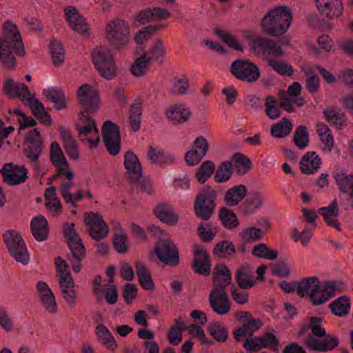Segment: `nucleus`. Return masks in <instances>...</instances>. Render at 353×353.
Listing matches in <instances>:
<instances>
[{
  "instance_id": "nucleus-52",
  "label": "nucleus",
  "mask_w": 353,
  "mask_h": 353,
  "mask_svg": "<svg viewBox=\"0 0 353 353\" xmlns=\"http://www.w3.org/2000/svg\"><path fill=\"white\" fill-rule=\"evenodd\" d=\"M323 114L331 125L341 126L345 122L344 114L338 108L329 107L323 111Z\"/></svg>"
},
{
  "instance_id": "nucleus-64",
  "label": "nucleus",
  "mask_w": 353,
  "mask_h": 353,
  "mask_svg": "<svg viewBox=\"0 0 353 353\" xmlns=\"http://www.w3.org/2000/svg\"><path fill=\"white\" fill-rule=\"evenodd\" d=\"M214 169L215 165L213 162L207 161L201 165L196 173V177L200 183H203L211 176L214 172Z\"/></svg>"
},
{
  "instance_id": "nucleus-27",
  "label": "nucleus",
  "mask_w": 353,
  "mask_h": 353,
  "mask_svg": "<svg viewBox=\"0 0 353 353\" xmlns=\"http://www.w3.org/2000/svg\"><path fill=\"white\" fill-rule=\"evenodd\" d=\"M22 102L28 105L33 114L40 119L43 123L46 125H50L52 123V119L49 114L46 112L44 105L37 99L29 92L25 99H23Z\"/></svg>"
},
{
  "instance_id": "nucleus-50",
  "label": "nucleus",
  "mask_w": 353,
  "mask_h": 353,
  "mask_svg": "<svg viewBox=\"0 0 353 353\" xmlns=\"http://www.w3.org/2000/svg\"><path fill=\"white\" fill-rule=\"evenodd\" d=\"M71 254L68 255V260L73 271L79 273L81 270V261L85 255L84 246L78 244L77 248H70Z\"/></svg>"
},
{
  "instance_id": "nucleus-16",
  "label": "nucleus",
  "mask_w": 353,
  "mask_h": 353,
  "mask_svg": "<svg viewBox=\"0 0 353 353\" xmlns=\"http://www.w3.org/2000/svg\"><path fill=\"white\" fill-rule=\"evenodd\" d=\"M1 173L5 183L14 185L25 182L28 179V172L23 165L8 163L3 167Z\"/></svg>"
},
{
  "instance_id": "nucleus-30",
  "label": "nucleus",
  "mask_w": 353,
  "mask_h": 353,
  "mask_svg": "<svg viewBox=\"0 0 353 353\" xmlns=\"http://www.w3.org/2000/svg\"><path fill=\"white\" fill-rule=\"evenodd\" d=\"M154 212L161 221L169 225H176L179 216L170 205L160 203L154 208Z\"/></svg>"
},
{
  "instance_id": "nucleus-34",
  "label": "nucleus",
  "mask_w": 353,
  "mask_h": 353,
  "mask_svg": "<svg viewBox=\"0 0 353 353\" xmlns=\"http://www.w3.org/2000/svg\"><path fill=\"white\" fill-rule=\"evenodd\" d=\"M319 212L327 225L339 230L341 229L340 224L337 220L339 216V206L336 200H334L328 206L321 208Z\"/></svg>"
},
{
  "instance_id": "nucleus-43",
  "label": "nucleus",
  "mask_w": 353,
  "mask_h": 353,
  "mask_svg": "<svg viewBox=\"0 0 353 353\" xmlns=\"http://www.w3.org/2000/svg\"><path fill=\"white\" fill-rule=\"evenodd\" d=\"M96 335L106 348L114 350L117 347L114 337L104 325L99 324L96 327Z\"/></svg>"
},
{
  "instance_id": "nucleus-4",
  "label": "nucleus",
  "mask_w": 353,
  "mask_h": 353,
  "mask_svg": "<svg viewBox=\"0 0 353 353\" xmlns=\"http://www.w3.org/2000/svg\"><path fill=\"white\" fill-rule=\"evenodd\" d=\"M90 114L85 111L79 112L75 127L81 141L93 149L97 148L100 135L96 121Z\"/></svg>"
},
{
  "instance_id": "nucleus-21",
  "label": "nucleus",
  "mask_w": 353,
  "mask_h": 353,
  "mask_svg": "<svg viewBox=\"0 0 353 353\" xmlns=\"http://www.w3.org/2000/svg\"><path fill=\"white\" fill-rule=\"evenodd\" d=\"M265 200V196L263 192L253 191L239 208V212L245 216L252 215L263 207Z\"/></svg>"
},
{
  "instance_id": "nucleus-53",
  "label": "nucleus",
  "mask_w": 353,
  "mask_h": 353,
  "mask_svg": "<svg viewBox=\"0 0 353 353\" xmlns=\"http://www.w3.org/2000/svg\"><path fill=\"white\" fill-rule=\"evenodd\" d=\"M292 129V123L286 119H283L281 121L272 125L271 134L275 138H283L290 134Z\"/></svg>"
},
{
  "instance_id": "nucleus-23",
  "label": "nucleus",
  "mask_w": 353,
  "mask_h": 353,
  "mask_svg": "<svg viewBox=\"0 0 353 353\" xmlns=\"http://www.w3.org/2000/svg\"><path fill=\"white\" fill-rule=\"evenodd\" d=\"M243 345L248 350L267 347L276 350L278 341L272 333L268 332L261 336L248 338Z\"/></svg>"
},
{
  "instance_id": "nucleus-41",
  "label": "nucleus",
  "mask_w": 353,
  "mask_h": 353,
  "mask_svg": "<svg viewBox=\"0 0 353 353\" xmlns=\"http://www.w3.org/2000/svg\"><path fill=\"white\" fill-rule=\"evenodd\" d=\"M319 279L316 276L307 277L296 284V291L301 296H308L310 299L312 294L316 290Z\"/></svg>"
},
{
  "instance_id": "nucleus-63",
  "label": "nucleus",
  "mask_w": 353,
  "mask_h": 353,
  "mask_svg": "<svg viewBox=\"0 0 353 353\" xmlns=\"http://www.w3.org/2000/svg\"><path fill=\"white\" fill-rule=\"evenodd\" d=\"M219 216L223 225L227 228H236L239 224L236 214L228 208H222Z\"/></svg>"
},
{
  "instance_id": "nucleus-25",
  "label": "nucleus",
  "mask_w": 353,
  "mask_h": 353,
  "mask_svg": "<svg viewBox=\"0 0 353 353\" xmlns=\"http://www.w3.org/2000/svg\"><path fill=\"white\" fill-rule=\"evenodd\" d=\"M194 262L193 268L199 274H208L211 270V263L207 251L200 245L194 248Z\"/></svg>"
},
{
  "instance_id": "nucleus-8",
  "label": "nucleus",
  "mask_w": 353,
  "mask_h": 353,
  "mask_svg": "<svg viewBox=\"0 0 353 353\" xmlns=\"http://www.w3.org/2000/svg\"><path fill=\"white\" fill-rule=\"evenodd\" d=\"M77 98L83 110L88 113L97 112L101 107V100L99 92L90 85H81L77 90Z\"/></svg>"
},
{
  "instance_id": "nucleus-29",
  "label": "nucleus",
  "mask_w": 353,
  "mask_h": 353,
  "mask_svg": "<svg viewBox=\"0 0 353 353\" xmlns=\"http://www.w3.org/2000/svg\"><path fill=\"white\" fill-rule=\"evenodd\" d=\"M31 232L37 241H45L49 234L48 223L42 215L34 216L30 222Z\"/></svg>"
},
{
  "instance_id": "nucleus-38",
  "label": "nucleus",
  "mask_w": 353,
  "mask_h": 353,
  "mask_svg": "<svg viewBox=\"0 0 353 353\" xmlns=\"http://www.w3.org/2000/svg\"><path fill=\"white\" fill-rule=\"evenodd\" d=\"M316 130L319 137L323 145V150L330 152L333 150L334 145V140L331 130L327 125L319 123L316 125Z\"/></svg>"
},
{
  "instance_id": "nucleus-60",
  "label": "nucleus",
  "mask_w": 353,
  "mask_h": 353,
  "mask_svg": "<svg viewBox=\"0 0 353 353\" xmlns=\"http://www.w3.org/2000/svg\"><path fill=\"white\" fill-rule=\"evenodd\" d=\"M50 52L54 64L59 65L63 62L65 51L60 41L57 40L52 41L50 44Z\"/></svg>"
},
{
  "instance_id": "nucleus-31",
  "label": "nucleus",
  "mask_w": 353,
  "mask_h": 353,
  "mask_svg": "<svg viewBox=\"0 0 353 353\" xmlns=\"http://www.w3.org/2000/svg\"><path fill=\"white\" fill-rule=\"evenodd\" d=\"M248 188L240 184L229 188L225 194V201L228 205L233 207L239 205L247 196Z\"/></svg>"
},
{
  "instance_id": "nucleus-5",
  "label": "nucleus",
  "mask_w": 353,
  "mask_h": 353,
  "mask_svg": "<svg viewBox=\"0 0 353 353\" xmlns=\"http://www.w3.org/2000/svg\"><path fill=\"white\" fill-rule=\"evenodd\" d=\"M95 68L106 80L114 79L117 74V67L110 50L105 46L96 48L92 53Z\"/></svg>"
},
{
  "instance_id": "nucleus-24",
  "label": "nucleus",
  "mask_w": 353,
  "mask_h": 353,
  "mask_svg": "<svg viewBox=\"0 0 353 353\" xmlns=\"http://www.w3.org/2000/svg\"><path fill=\"white\" fill-rule=\"evenodd\" d=\"M124 165L127 170L126 174L128 177L133 183L139 181L142 176L143 169L137 155L130 151L125 152Z\"/></svg>"
},
{
  "instance_id": "nucleus-15",
  "label": "nucleus",
  "mask_w": 353,
  "mask_h": 353,
  "mask_svg": "<svg viewBox=\"0 0 353 353\" xmlns=\"http://www.w3.org/2000/svg\"><path fill=\"white\" fill-rule=\"evenodd\" d=\"M154 252L160 261L166 265H175L179 262L178 250L170 239L157 243Z\"/></svg>"
},
{
  "instance_id": "nucleus-33",
  "label": "nucleus",
  "mask_w": 353,
  "mask_h": 353,
  "mask_svg": "<svg viewBox=\"0 0 353 353\" xmlns=\"http://www.w3.org/2000/svg\"><path fill=\"white\" fill-rule=\"evenodd\" d=\"M321 164V159L315 152H308L300 161L301 171L307 174L315 173Z\"/></svg>"
},
{
  "instance_id": "nucleus-51",
  "label": "nucleus",
  "mask_w": 353,
  "mask_h": 353,
  "mask_svg": "<svg viewBox=\"0 0 353 353\" xmlns=\"http://www.w3.org/2000/svg\"><path fill=\"white\" fill-rule=\"evenodd\" d=\"M189 87V81L185 76L175 77L170 83V91L176 94H186Z\"/></svg>"
},
{
  "instance_id": "nucleus-28",
  "label": "nucleus",
  "mask_w": 353,
  "mask_h": 353,
  "mask_svg": "<svg viewBox=\"0 0 353 353\" xmlns=\"http://www.w3.org/2000/svg\"><path fill=\"white\" fill-rule=\"evenodd\" d=\"M3 91L10 98H19L21 101L30 92L27 85L23 83H15L11 78H8L4 81Z\"/></svg>"
},
{
  "instance_id": "nucleus-58",
  "label": "nucleus",
  "mask_w": 353,
  "mask_h": 353,
  "mask_svg": "<svg viewBox=\"0 0 353 353\" xmlns=\"http://www.w3.org/2000/svg\"><path fill=\"white\" fill-rule=\"evenodd\" d=\"M252 254L258 258H263L268 260L276 259L278 253L276 250H270L265 244L259 243L254 246L252 250Z\"/></svg>"
},
{
  "instance_id": "nucleus-45",
  "label": "nucleus",
  "mask_w": 353,
  "mask_h": 353,
  "mask_svg": "<svg viewBox=\"0 0 353 353\" xmlns=\"http://www.w3.org/2000/svg\"><path fill=\"white\" fill-rule=\"evenodd\" d=\"M317 46H311L310 50L316 55L321 52H330L334 50V43L332 39L327 34H321L316 39Z\"/></svg>"
},
{
  "instance_id": "nucleus-62",
  "label": "nucleus",
  "mask_w": 353,
  "mask_h": 353,
  "mask_svg": "<svg viewBox=\"0 0 353 353\" xmlns=\"http://www.w3.org/2000/svg\"><path fill=\"white\" fill-rule=\"evenodd\" d=\"M10 114H14L17 116L19 123V131L25 130L28 127H33L37 124L36 121L30 117L26 116L19 108L10 109L8 110Z\"/></svg>"
},
{
  "instance_id": "nucleus-56",
  "label": "nucleus",
  "mask_w": 353,
  "mask_h": 353,
  "mask_svg": "<svg viewBox=\"0 0 353 353\" xmlns=\"http://www.w3.org/2000/svg\"><path fill=\"white\" fill-rule=\"evenodd\" d=\"M63 234L70 248H77L78 244H83L77 235L73 223H65L63 226Z\"/></svg>"
},
{
  "instance_id": "nucleus-20",
  "label": "nucleus",
  "mask_w": 353,
  "mask_h": 353,
  "mask_svg": "<svg viewBox=\"0 0 353 353\" xmlns=\"http://www.w3.org/2000/svg\"><path fill=\"white\" fill-rule=\"evenodd\" d=\"M301 91V86L300 83L295 82L289 86L286 93L281 92L279 93L281 105L288 112L292 111V104H296L299 107L303 105L304 100L299 97Z\"/></svg>"
},
{
  "instance_id": "nucleus-7",
  "label": "nucleus",
  "mask_w": 353,
  "mask_h": 353,
  "mask_svg": "<svg viewBox=\"0 0 353 353\" xmlns=\"http://www.w3.org/2000/svg\"><path fill=\"white\" fill-rule=\"evenodd\" d=\"M3 238L11 256L17 262L27 265L30 261V255L20 234L16 230H10L3 234Z\"/></svg>"
},
{
  "instance_id": "nucleus-22",
  "label": "nucleus",
  "mask_w": 353,
  "mask_h": 353,
  "mask_svg": "<svg viewBox=\"0 0 353 353\" xmlns=\"http://www.w3.org/2000/svg\"><path fill=\"white\" fill-rule=\"evenodd\" d=\"M69 26L80 34H85L88 26L83 17L79 14L76 8L69 6L64 10Z\"/></svg>"
},
{
  "instance_id": "nucleus-59",
  "label": "nucleus",
  "mask_w": 353,
  "mask_h": 353,
  "mask_svg": "<svg viewBox=\"0 0 353 353\" xmlns=\"http://www.w3.org/2000/svg\"><path fill=\"white\" fill-rule=\"evenodd\" d=\"M235 252L233 243L230 241L219 242L214 248V254L219 258H226Z\"/></svg>"
},
{
  "instance_id": "nucleus-55",
  "label": "nucleus",
  "mask_w": 353,
  "mask_h": 353,
  "mask_svg": "<svg viewBox=\"0 0 353 353\" xmlns=\"http://www.w3.org/2000/svg\"><path fill=\"white\" fill-rule=\"evenodd\" d=\"M150 61L144 54L136 59L130 67L132 74L135 77L143 76L149 68Z\"/></svg>"
},
{
  "instance_id": "nucleus-18",
  "label": "nucleus",
  "mask_w": 353,
  "mask_h": 353,
  "mask_svg": "<svg viewBox=\"0 0 353 353\" xmlns=\"http://www.w3.org/2000/svg\"><path fill=\"white\" fill-rule=\"evenodd\" d=\"M165 115L173 124H183L190 120L192 112L185 103H176L170 105L165 111Z\"/></svg>"
},
{
  "instance_id": "nucleus-47",
  "label": "nucleus",
  "mask_w": 353,
  "mask_h": 353,
  "mask_svg": "<svg viewBox=\"0 0 353 353\" xmlns=\"http://www.w3.org/2000/svg\"><path fill=\"white\" fill-rule=\"evenodd\" d=\"M350 307V299L346 296H340L330 304V308L332 313L341 317L348 314Z\"/></svg>"
},
{
  "instance_id": "nucleus-12",
  "label": "nucleus",
  "mask_w": 353,
  "mask_h": 353,
  "mask_svg": "<svg viewBox=\"0 0 353 353\" xmlns=\"http://www.w3.org/2000/svg\"><path fill=\"white\" fill-rule=\"evenodd\" d=\"M84 222L88 228L90 235L96 240L105 238L108 234V227L102 216L95 212L85 214Z\"/></svg>"
},
{
  "instance_id": "nucleus-3",
  "label": "nucleus",
  "mask_w": 353,
  "mask_h": 353,
  "mask_svg": "<svg viewBox=\"0 0 353 353\" xmlns=\"http://www.w3.org/2000/svg\"><path fill=\"white\" fill-rule=\"evenodd\" d=\"M292 22V12L285 6H278L270 9L261 20L262 31L272 37H280L290 29Z\"/></svg>"
},
{
  "instance_id": "nucleus-46",
  "label": "nucleus",
  "mask_w": 353,
  "mask_h": 353,
  "mask_svg": "<svg viewBox=\"0 0 353 353\" xmlns=\"http://www.w3.org/2000/svg\"><path fill=\"white\" fill-rule=\"evenodd\" d=\"M136 270L141 286L146 290H152L154 288V283L150 272L145 265L141 262L136 263Z\"/></svg>"
},
{
  "instance_id": "nucleus-57",
  "label": "nucleus",
  "mask_w": 353,
  "mask_h": 353,
  "mask_svg": "<svg viewBox=\"0 0 353 353\" xmlns=\"http://www.w3.org/2000/svg\"><path fill=\"white\" fill-rule=\"evenodd\" d=\"M216 34L231 48L236 51H242L243 48L241 43L231 33L221 29L216 30Z\"/></svg>"
},
{
  "instance_id": "nucleus-37",
  "label": "nucleus",
  "mask_w": 353,
  "mask_h": 353,
  "mask_svg": "<svg viewBox=\"0 0 353 353\" xmlns=\"http://www.w3.org/2000/svg\"><path fill=\"white\" fill-rule=\"evenodd\" d=\"M45 204L48 210L53 215H58L62 211L59 199L57 196L54 187L47 188L44 194Z\"/></svg>"
},
{
  "instance_id": "nucleus-32",
  "label": "nucleus",
  "mask_w": 353,
  "mask_h": 353,
  "mask_svg": "<svg viewBox=\"0 0 353 353\" xmlns=\"http://www.w3.org/2000/svg\"><path fill=\"white\" fill-rule=\"evenodd\" d=\"M334 178L339 189L350 194L353 206V174H347L344 170H338L334 172Z\"/></svg>"
},
{
  "instance_id": "nucleus-26",
  "label": "nucleus",
  "mask_w": 353,
  "mask_h": 353,
  "mask_svg": "<svg viewBox=\"0 0 353 353\" xmlns=\"http://www.w3.org/2000/svg\"><path fill=\"white\" fill-rule=\"evenodd\" d=\"M170 12L165 8L153 6L141 10L137 15V20L141 23L152 21H160L169 18Z\"/></svg>"
},
{
  "instance_id": "nucleus-19",
  "label": "nucleus",
  "mask_w": 353,
  "mask_h": 353,
  "mask_svg": "<svg viewBox=\"0 0 353 353\" xmlns=\"http://www.w3.org/2000/svg\"><path fill=\"white\" fill-rule=\"evenodd\" d=\"M319 14L328 19L338 18L343 12L342 0H314Z\"/></svg>"
},
{
  "instance_id": "nucleus-6",
  "label": "nucleus",
  "mask_w": 353,
  "mask_h": 353,
  "mask_svg": "<svg viewBox=\"0 0 353 353\" xmlns=\"http://www.w3.org/2000/svg\"><path fill=\"white\" fill-rule=\"evenodd\" d=\"M105 40L115 49L124 48L131 39L128 24L123 20L117 19L110 21L105 29Z\"/></svg>"
},
{
  "instance_id": "nucleus-36",
  "label": "nucleus",
  "mask_w": 353,
  "mask_h": 353,
  "mask_svg": "<svg viewBox=\"0 0 353 353\" xmlns=\"http://www.w3.org/2000/svg\"><path fill=\"white\" fill-rule=\"evenodd\" d=\"M236 279L241 289L251 288L256 283L248 264H244L237 270Z\"/></svg>"
},
{
  "instance_id": "nucleus-13",
  "label": "nucleus",
  "mask_w": 353,
  "mask_h": 353,
  "mask_svg": "<svg viewBox=\"0 0 353 353\" xmlns=\"http://www.w3.org/2000/svg\"><path fill=\"white\" fill-rule=\"evenodd\" d=\"M339 283L334 281H326L318 283L316 290L312 294L311 302L316 305L326 303L330 298L335 296L339 288Z\"/></svg>"
},
{
  "instance_id": "nucleus-49",
  "label": "nucleus",
  "mask_w": 353,
  "mask_h": 353,
  "mask_svg": "<svg viewBox=\"0 0 353 353\" xmlns=\"http://www.w3.org/2000/svg\"><path fill=\"white\" fill-rule=\"evenodd\" d=\"M208 330L213 339L219 343H224L228 339V330L218 321L209 323Z\"/></svg>"
},
{
  "instance_id": "nucleus-35",
  "label": "nucleus",
  "mask_w": 353,
  "mask_h": 353,
  "mask_svg": "<svg viewBox=\"0 0 353 353\" xmlns=\"http://www.w3.org/2000/svg\"><path fill=\"white\" fill-rule=\"evenodd\" d=\"M245 37L251 48L259 54L267 52L271 45L270 39L256 36L252 32H246Z\"/></svg>"
},
{
  "instance_id": "nucleus-54",
  "label": "nucleus",
  "mask_w": 353,
  "mask_h": 353,
  "mask_svg": "<svg viewBox=\"0 0 353 353\" xmlns=\"http://www.w3.org/2000/svg\"><path fill=\"white\" fill-rule=\"evenodd\" d=\"M186 330L192 337L199 339L201 345L210 346L213 344V341L206 336L205 331L201 325L191 324L188 326L186 325Z\"/></svg>"
},
{
  "instance_id": "nucleus-40",
  "label": "nucleus",
  "mask_w": 353,
  "mask_h": 353,
  "mask_svg": "<svg viewBox=\"0 0 353 353\" xmlns=\"http://www.w3.org/2000/svg\"><path fill=\"white\" fill-rule=\"evenodd\" d=\"M43 94L54 104L57 110L66 108L65 94L62 90L56 88H48L43 90Z\"/></svg>"
},
{
  "instance_id": "nucleus-11",
  "label": "nucleus",
  "mask_w": 353,
  "mask_h": 353,
  "mask_svg": "<svg viewBox=\"0 0 353 353\" xmlns=\"http://www.w3.org/2000/svg\"><path fill=\"white\" fill-rule=\"evenodd\" d=\"M231 72L238 79L254 82L259 79V68L253 63L244 59L234 61L231 65Z\"/></svg>"
},
{
  "instance_id": "nucleus-42",
  "label": "nucleus",
  "mask_w": 353,
  "mask_h": 353,
  "mask_svg": "<svg viewBox=\"0 0 353 353\" xmlns=\"http://www.w3.org/2000/svg\"><path fill=\"white\" fill-rule=\"evenodd\" d=\"M301 334H311L312 336H325L326 332L322 325V321L319 317H310L308 323L305 324L301 330Z\"/></svg>"
},
{
  "instance_id": "nucleus-39",
  "label": "nucleus",
  "mask_w": 353,
  "mask_h": 353,
  "mask_svg": "<svg viewBox=\"0 0 353 353\" xmlns=\"http://www.w3.org/2000/svg\"><path fill=\"white\" fill-rule=\"evenodd\" d=\"M186 330V323L181 317L174 320V325L170 327L168 333V340L170 343L178 345L182 341V332Z\"/></svg>"
},
{
  "instance_id": "nucleus-44",
  "label": "nucleus",
  "mask_w": 353,
  "mask_h": 353,
  "mask_svg": "<svg viewBox=\"0 0 353 353\" xmlns=\"http://www.w3.org/2000/svg\"><path fill=\"white\" fill-rule=\"evenodd\" d=\"M50 160L59 171H64L68 167V163L66 161L62 150L57 142H53L51 144Z\"/></svg>"
},
{
  "instance_id": "nucleus-17",
  "label": "nucleus",
  "mask_w": 353,
  "mask_h": 353,
  "mask_svg": "<svg viewBox=\"0 0 353 353\" xmlns=\"http://www.w3.org/2000/svg\"><path fill=\"white\" fill-rule=\"evenodd\" d=\"M58 281L62 299L70 307H74L77 303L79 286L72 276L62 277Z\"/></svg>"
},
{
  "instance_id": "nucleus-61",
  "label": "nucleus",
  "mask_w": 353,
  "mask_h": 353,
  "mask_svg": "<svg viewBox=\"0 0 353 353\" xmlns=\"http://www.w3.org/2000/svg\"><path fill=\"white\" fill-rule=\"evenodd\" d=\"M264 230L255 227L245 228L240 233L242 239L247 242L260 240L264 236Z\"/></svg>"
},
{
  "instance_id": "nucleus-1",
  "label": "nucleus",
  "mask_w": 353,
  "mask_h": 353,
  "mask_svg": "<svg viewBox=\"0 0 353 353\" xmlns=\"http://www.w3.org/2000/svg\"><path fill=\"white\" fill-rule=\"evenodd\" d=\"M13 54L23 57L26 50L17 26L6 21L3 25V37L0 38V62L7 68L13 67L15 64Z\"/></svg>"
},
{
  "instance_id": "nucleus-10",
  "label": "nucleus",
  "mask_w": 353,
  "mask_h": 353,
  "mask_svg": "<svg viewBox=\"0 0 353 353\" xmlns=\"http://www.w3.org/2000/svg\"><path fill=\"white\" fill-rule=\"evenodd\" d=\"M102 138L108 152L116 155L121 150V137L119 126L111 121L104 122L102 129Z\"/></svg>"
},
{
  "instance_id": "nucleus-14",
  "label": "nucleus",
  "mask_w": 353,
  "mask_h": 353,
  "mask_svg": "<svg viewBox=\"0 0 353 353\" xmlns=\"http://www.w3.org/2000/svg\"><path fill=\"white\" fill-rule=\"evenodd\" d=\"M42 139L37 129L30 130L25 138V154L31 162H36L42 150Z\"/></svg>"
},
{
  "instance_id": "nucleus-2",
  "label": "nucleus",
  "mask_w": 353,
  "mask_h": 353,
  "mask_svg": "<svg viewBox=\"0 0 353 353\" xmlns=\"http://www.w3.org/2000/svg\"><path fill=\"white\" fill-rule=\"evenodd\" d=\"M232 280V275L224 264L215 267L214 272V288L211 292L209 301L212 310L219 315H225L231 309V303L225 292V287Z\"/></svg>"
},
{
  "instance_id": "nucleus-48",
  "label": "nucleus",
  "mask_w": 353,
  "mask_h": 353,
  "mask_svg": "<svg viewBox=\"0 0 353 353\" xmlns=\"http://www.w3.org/2000/svg\"><path fill=\"white\" fill-rule=\"evenodd\" d=\"M147 158L151 163L160 165L172 163L173 161L172 157L165 154L160 148L152 146L148 148Z\"/></svg>"
},
{
  "instance_id": "nucleus-9",
  "label": "nucleus",
  "mask_w": 353,
  "mask_h": 353,
  "mask_svg": "<svg viewBox=\"0 0 353 353\" xmlns=\"http://www.w3.org/2000/svg\"><path fill=\"white\" fill-rule=\"evenodd\" d=\"M216 193L210 187L206 186L203 189L194 204V210L197 216L203 219H208L212 214L214 208V201Z\"/></svg>"
}]
</instances>
